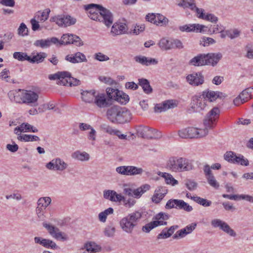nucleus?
Masks as SVG:
<instances>
[{
    "mask_svg": "<svg viewBox=\"0 0 253 253\" xmlns=\"http://www.w3.org/2000/svg\"><path fill=\"white\" fill-rule=\"evenodd\" d=\"M167 168L172 172H180L193 169L191 161L185 158L171 157L167 162Z\"/></svg>",
    "mask_w": 253,
    "mask_h": 253,
    "instance_id": "1",
    "label": "nucleus"
},
{
    "mask_svg": "<svg viewBox=\"0 0 253 253\" xmlns=\"http://www.w3.org/2000/svg\"><path fill=\"white\" fill-rule=\"evenodd\" d=\"M141 217L142 213L139 211L129 213L120 220V225L121 229L127 234L132 233Z\"/></svg>",
    "mask_w": 253,
    "mask_h": 253,
    "instance_id": "2",
    "label": "nucleus"
},
{
    "mask_svg": "<svg viewBox=\"0 0 253 253\" xmlns=\"http://www.w3.org/2000/svg\"><path fill=\"white\" fill-rule=\"evenodd\" d=\"M14 96V101L17 103L25 104L32 107L38 106L39 95L37 93L31 90L19 89Z\"/></svg>",
    "mask_w": 253,
    "mask_h": 253,
    "instance_id": "3",
    "label": "nucleus"
},
{
    "mask_svg": "<svg viewBox=\"0 0 253 253\" xmlns=\"http://www.w3.org/2000/svg\"><path fill=\"white\" fill-rule=\"evenodd\" d=\"M88 17L93 20L103 22L107 27H110L113 22L112 14L106 8L100 9L98 12L89 14Z\"/></svg>",
    "mask_w": 253,
    "mask_h": 253,
    "instance_id": "4",
    "label": "nucleus"
},
{
    "mask_svg": "<svg viewBox=\"0 0 253 253\" xmlns=\"http://www.w3.org/2000/svg\"><path fill=\"white\" fill-rule=\"evenodd\" d=\"M208 134L207 129L196 127H187L178 131L179 136L182 138H193L206 136Z\"/></svg>",
    "mask_w": 253,
    "mask_h": 253,
    "instance_id": "5",
    "label": "nucleus"
},
{
    "mask_svg": "<svg viewBox=\"0 0 253 253\" xmlns=\"http://www.w3.org/2000/svg\"><path fill=\"white\" fill-rule=\"evenodd\" d=\"M138 136L147 139H158L161 137L160 132L146 126H139L137 129Z\"/></svg>",
    "mask_w": 253,
    "mask_h": 253,
    "instance_id": "6",
    "label": "nucleus"
},
{
    "mask_svg": "<svg viewBox=\"0 0 253 253\" xmlns=\"http://www.w3.org/2000/svg\"><path fill=\"white\" fill-rule=\"evenodd\" d=\"M220 111L218 108L214 107L206 116L203 123L205 128L209 131V129H211L214 126V123L216 120L217 117L219 115Z\"/></svg>",
    "mask_w": 253,
    "mask_h": 253,
    "instance_id": "7",
    "label": "nucleus"
},
{
    "mask_svg": "<svg viewBox=\"0 0 253 253\" xmlns=\"http://www.w3.org/2000/svg\"><path fill=\"white\" fill-rule=\"evenodd\" d=\"M224 159L227 162L234 164L247 166L249 165L248 159H245L241 155H237L232 151H228L224 155Z\"/></svg>",
    "mask_w": 253,
    "mask_h": 253,
    "instance_id": "8",
    "label": "nucleus"
},
{
    "mask_svg": "<svg viewBox=\"0 0 253 253\" xmlns=\"http://www.w3.org/2000/svg\"><path fill=\"white\" fill-rule=\"evenodd\" d=\"M165 208L166 209L175 208L179 210H183L188 212H190L193 210L192 206L188 205L183 200L178 199L169 200L165 206Z\"/></svg>",
    "mask_w": 253,
    "mask_h": 253,
    "instance_id": "9",
    "label": "nucleus"
},
{
    "mask_svg": "<svg viewBox=\"0 0 253 253\" xmlns=\"http://www.w3.org/2000/svg\"><path fill=\"white\" fill-rule=\"evenodd\" d=\"M191 105L192 111L196 113H200L204 110L207 106L206 100L202 95L194 96Z\"/></svg>",
    "mask_w": 253,
    "mask_h": 253,
    "instance_id": "10",
    "label": "nucleus"
},
{
    "mask_svg": "<svg viewBox=\"0 0 253 253\" xmlns=\"http://www.w3.org/2000/svg\"><path fill=\"white\" fill-rule=\"evenodd\" d=\"M116 170L118 173L124 175H139L141 174L144 171L141 168L131 166L118 167Z\"/></svg>",
    "mask_w": 253,
    "mask_h": 253,
    "instance_id": "11",
    "label": "nucleus"
},
{
    "mask_svg": "<svg viewBox=\"0 0 253 253\" xmlns=\"http://www.w3.org/2000/svg\"><path fill=\"white\" fill-rule=\"evenodd\" d=\"M211 224L213 227H218L220 230L231 237H235L237 235L235 231L226 222L220 219L212 220Z\"/></svg>",
    "mask_w": 253,
    "mask_h": 253,
    "instance_id": "12",
    "label": "nucleus"
},
{
    "mask_svg": "<svg viewBox=\"0 0 253 253\" xmlns=\"http://www.w3.org/2000/svg\"><path fill=\"white\" fill-rule=\"evenodd\" d=\"M93 103L99 108H105L111 105L112 100L105 93L97 92Z\"/></svg>",
    "mask_w": 253,
    "mask_h": 253,
    "instance_id": "13",
    "label": "nucleus"
},
{
    "mask_svg": "<svg viewBox=\"0 0 253 253\" xmlns=\"http://www.w3.org/2000/svg\"><path fill=\"white\" fill-rule=\"evenodd\" d=\"M43 226L47 230L49 234L54 238L62 241H66L68 239L67 235L61 232L58 228L46 222L43 223Z\"/></svg>",
    "mask_w": 253,
    "mask_h": 253,
    "instance_id": "14",
    "label": "nucleus"
},
{
    "mask_svg": "<svg viewBox=\"0 0 253 253\" xmlns=\"http://www.w3.org/2000/svg\"><path fill=\"white\" fill-rule=\"evenodd\" d=\"M51 19L59 26L67 27L76 22V19L70 15H58L52 17Z\"/></svg>",
    "mask_w": 253,
    "mask_h": 253,
    "instance_id": "15",
    "label": "nucleus"
},
{
    "mask_svg": "<svg viewBox=\"0 0 253 253\" xmlns=\"http://www.w3.org/2000/svg\"><path fill=\"white\" fill-rule=\"evenodd\" d=\"M67 167V164L59 158L53 159L46 165V168L50 170L59 171L65 170Z\"/></svg>",
    "mask_w": 253,
    "mask_h": 253,
    "instance_id": "16",
    "label": "nucleus"
},
{
    "mask_svg": "<svg viewBox=\"0 0 253 253\" xmlns=\"http://www.w3.org/2000/svg\"><path fill=\"white\" fill-rule=\"evenodd\" d=\"M177 106L176 101L174 100H167L162 103L156 104L154 107L156 113L165 112L169 109L174 108Z\"/></svg>",
    "mask_w": 253,
    "mask_h": 253,
    "instance_id": "17",
    "label": "nucleus"
},
{
    "mask_svg": "<svg viewBox=\"0 0 253 253\" xmlns=\"http://www.w3.org/2000/svg\"><path fill=\"white\" fill-rule=\"evenodd\" d=\"M177 106L176 101L174 100H167L162 103L156 104L154 107L156 113L165 112L169 109L174 108Z\"/></svg>",
    "mask_w": 253,
    "mask_h": 253,
    "instance_id": "18",
    "label": "nucleus"
},
{
    "mask_svg": "<svg viewBox=\"0 0 253 253\" xmlns=\"http://www.w3.org/2000/svg\"><path fill=\"white\" fill-rule=\"evenodd\" d=\"M187 82L193 86H198L204 82V76L200 73H195L188 75L186 77Z\"/></svg>",
    "mask_w": 253,
    "mask_h": 253,
    "instance_id": "19",
    "label": "nucleus"
},
{
    "mask_svg": "<svg viewBox=\"0 0 253 253\" xmlns=\"http://www.w3.org/2000/svg\"><path fill=\"white\" fill-rule=\"evenodd\" d=\"M121 108V107L117 105L109 107L106 111L107 118L112 123H116Z\"/></svg>",
    "mask_w": 253,
    "mask_h": 253,
    "instance_id": "20",
    "label": "nucleus"
},
{
    "mask_svg": "<svg viewBox=\"0 0 253 253\" xmlns=\"http://www.w3.org/2000/svg\"><path fill=\"white\" fill-rule=\"evenodd\" d=\"M202 95L206 100H208L210 102H212L218 98H222L226 96L222 92L209 90L204 91Z\"/></svg>",
    "mask_w": 253,
    "mask_h": 253,
    "instance_id": "21",
    "label": "nucleus"
},
{
    "mask_svg": "<svg viewBox=\"0 0 253 253\" xmlns=\"http://www.w3.org/2000/svg\"><path fill=\"white\" fill-rule=\"evenodd\" d=\"M206 65L215 66L222 57V54L220 53H211L205 54Z\"/></svg>",
    "mask_w": 253,
    "mask_h": 253,
    "instance_id": "22",
    "label": "nucleus"
},
{
    "mask_svg": "<svg viewBox=\"0 0 253 253\" xmlns=\"http://www.w3.org/2000/svg\"><path fill=\"white\" fill-rule=\"evenodd\" d=\"M168 192L167 189L165 187H158L154 191V194L151 198L152 202L155 204H159L164 198Z\"/></svg>",
    "mask_w": 253,
    "mask_h": 253,
    "instance_id": "23",
    "label": "nucleus"
},
{
    "mask_svg": "<svg viewBox=\"0 0 253 253\" xmlns=\"http://www.w3.org/2000/svg\"><path fill=\"white\" fill-rule=\"evenodd\" d=\"M131 114L129 111L126 108H122L120 110V112L116 123L124 124L127 123L131 119Z\"/></svg>",
    "mask_w": 253,
    "mask_h": 253,
    "instance_id": "24",
    "label": "nucleus"
},
{
    "mask_svg": "<svg viewBox=\"0 0 253 253\" xmlns=\"http://www.w3.org/2000/svg\"><path fill=\"white\" fill-rule=\"evenodd\" d=\"M59 40L55 38L52 37L51 38L45 39V40H39L35 41L34 45L36 46H39L42 48H46L50 46L52 44H56L58 43Z\"/></svg>",
    "mask_w": 253,
    "mask_h": 253,
    "instance_id": "25",
    "label": "nucleus"
},
{
    "mask_svg": "<svg viewBox=\"0 0 253 253\" xmlns=\"http://www.w3.org/2000/svg\"><path fill=\"white\" fill-rule=\"evenodd\" d=\"M104 199L114 202H121L122 195L118 194L115 191L112 190H105L103 191Z\"/></svg>",
    "mask_w": 253,
    "mask_h": 253,
    "instance_id": "26",
    "label": "nucleus"
},
{
    "mask_svg": "<svg viewBox=\"0 0 253 253\" xmlns=\"http://www.w3.org/2000/svg\"><path fill=\"white\" fill-rule=\"evenodd\" d=\"M127 30L126 24L124 23H115L112 26L111 32L113 36L125 34Z\"/></svg>",
    "mask_w": 253,
    "mask_h": 253,
    "instance_id": "27",
    "label": "nucleus"
},
{
    "mask_svg": "<svg viewBox=\"0 0 253 253\" xmlns=\"http://www.w3.org/2000/svg\"><path fill=\"white\" fill-rule=\"evenodd\" d=\"M14 133L18 134V133L22 132L31 131L33 132H37L38 131V129L34 126L28 123H22L20 126L14 128Z\"/></svg>",
    "mask_w": 253,
    "mask_h": 253,
    "instance_id": "28",
    "label": "nucleus"
},
{
    "mask_svg": "<svg viewBox=\"0 0 253 253\" xmlns=\"http://www.w3.org/2000/svg\"><path fill=\"white\" fill-rule=\"evenodd\" d=\"M96 93L94 90L83 91L81 92L82 98L86 103H93Z\"/></svg>",
    "mask_w": 253,
    "mask_h": 253,
    "instance_id": "29",
    "label": "nucleus"
},
{
    "mask_svg": "<svg viewBox=\"0 0 253 253\" xmlns=\"http://www.w3.org/2000/svg\"><path fill=\"white\" fill-rule=\"evenodd\" d=\"M189 64L195 66H200L206 65L205 54H200L192 58Z\"/></svg>",
    "mask_w": 253,
    "mask_h": 253,
    "instance_id": "30",
    "label": "nucleus"
},
{
    "mask_svg": "<svg viewBox=\"0 0 253 253\" xmlns=\"http://www.w3.org/2000/svg\"><path fill=\"white\" fill-rule=\"evenodd\" d=\"M135 59L137 62L145 66H149L151 64L156 65L158 63V61L156 59L143 56H136Z\"/></svg>",
    "mask_w": 253,
    "mask_h": 253,
    "instance_id": "31",
    "label": "nucleus"
},
{
    "mask_svg": "<svg viewBox=\"0 0 253 253\" xmlns=\"http://www.w3.org/2000/svg\"><path fill=\"white\" fill-rule=\"evenodd\" d=\"M169 218V215L168 214L164 212H160L157 214L154 217L155 219L153 222H158L157 223V227L160 225H166L167 222L165 221Z\"/></svg>",
    "mask_w": 253,
    "mask_h": 253,
    "instance_id": "32",
    "label": "nucleus"
},
{
    "mask_svg": "<svg viewBox=\"0 0 253 253\" xmlns=\"http://www.w3.org/2000/svg\"><path fill=\"white\" fill-rule=\"evenodd\" d=\"M50 12L49 8L45 9L42 11H39L36 13L34 18L40 22H43L48 19Z\"/></svg>",
    "mask_w": 253,
    "mask_h": 253,
    "instance_id": "33",
    "label": "nucleus"
},
{
    "mask_svg": "<svg viewBox=\"0 0 253 253\" xmlns=\"http://www.w3.org/2000/svg\"><path fill=\"white\" fill-rule=\"evenodd\" d=\"M69 75V72L64 71L59 72L54 74H51L49 75L48 78L50 80H58L57 84L62 85L61 84V81L62 79H65L66 76Z\"/></svg>",
    "mask_w": 253,
    "mask_h": 253,
    "instance_id": "34",
    "label": "nucleus"
},
{
    "mask_svg": "<svg viewBox=\"0 0 253 253\" xmlns=\"http://www.w3.org/2000/svg\"><path fill=\"white\" fill-rule=\"evenodd\" d=\"M51 199L49 197H44L39 198L37 202V207L41 210H45L50 204Z\"/></svg>",
    "mask_w": 253,
    "mask_h": 253,
    "instance_id": "35",
    "label": "nucleus"
},
{
    "mask_svg": "<svg viewBox=\"0 0 253 253\" xmlns=\"http://www.w3.org/2000/svg\"><path fill=\"white\" fill-rule=\"evenodd\" d=\"M138 84L142 87L143 91L145 93L149 94L152 92L153 89L148 80L143 78L139 79Z\"/></svg>",
    "mask_w": 253,
    "mask_h": 253,
    "instance_id": "36",
    "label": "nucleus"
},
{
    "mask_svg": "<svg viewBox=\"0 0 253 253\" xmlns=\"http://www.w3.org/2000/svg\"><path fill=\"white\" fill-rule=\"evenodd\" d=\"M63 85H67L69 84V85H77L80 84V81L73 77L71 76V74L69 73V75L66 76L65 77V79H62L61 81Z\"/></svg>",
    "mask_w": 253,
    "mask_h": 253,
    "instance_id": "37",
    "label": "nucleus"
},
{
    "mask_svg": "<svg viewBox=\"0 0 253 253\" xmlns=\"http://www.w3.org/2000/svg\"><path fill=\"white\" fill-rule=\"evenodd\" d=\"M46 57L47 54L46 53L43 52H39L36 55L33 56V57L30 56L29 62L31 63H42Z\"/></svg>",
    "mask_w": 253,
    "mask_h": 253,
    "instance_id": "38",
    "label": "nucleus"
},
{
    "mask_svg": "<svg viewBox=\"0 0 253 253\" xmlns=\"http://www.w3.org/2000/svg\"><path fill=\"white\" fill-rule=\"evenodd\" d=\"M74 35L68 34H64L62 36L61 40H59V42L56 45H65L72 43Z\"/></svg>",
    "mask_w": 253,
    "mask_h": 253,
    "instance_id": "39",
    "label": "nucleus"
},
{
    "mask_svg": "<svg viewBox=\"0 0 253 253\" xmlns=\"http://www.w3.org/2000/svg\"><path fill=\"white\" fill-rule=\"evenodd\" d=\"M159 47L164 50L171 49V39L169 40L167 38H162L159 42Z\"/></svg>",
    "mask_w": 253,
    "mask_h": 253,
    "instance_id": "40",
    "label": "nucleus"
},
{
    "mask_svg": "<svg viewBox=\"0 0 253 253\" xmlns=\"http://www.w3.org/2000/svg\"><path fill=\"white\" fill-rule=\"evenodd\" d=\"M178 5L184 8H189L192 11L195 9L196 6L195 0H182Z\"/></svg>",
    "mask_w": 253,
    "mask_h": 253,
    "instance_id": "41",
    "label": "nucleus"
},
{
    "mask_svg": "<svg viewBox=\"0 0 253 253\" xmlns=\"http://www.w3.org/2000/svg\"><path fill=\"white\" fill-rule=\"evenodd\" d=\"M85 10L88 11L89 14L99 12L100 9H105L102 6L96 4H89L84 6Z\"/></svg>",
    "mask_w": 253,
    "mask_h": 253,
    "instance_id": "42",
    "label": "nucleus"
},
{
    "mask_svg": "<svg viewBox=\"0 0 253 253\" xmlns=\"http://www.w3.org/2000/svg\"><path fill=\"white\" fill-rule=\"evenodd\" d=\"M72 157L81 161H87L89 159V155L86 152L76 151L72 155Z\"/></svg>",
    "mask_w": 253,
    "mask_h": 253,
    "instance_id": "43",
    "label": "nucleus"
},
{
    "mask_svg": "<svg viewBox=\"0 0 253 253\" xmlns=\"http://www.w3.org/2000/svg\"><path fill=\"white\" fill-rule=\"evenodd\" d=\"M253 88H248L244 90L238 96L243 102H247L252 98L251 94Z\"/></svg>",
    "mask_w": 253,
    "mask_h": 253,
    "instance_id": "44",
    "label": "nucleus"
},
{
    "mask_svg": "<svg viewBox=\"0 0 253 253\" xmlns=\"http://www.w3.org/2000/svg\"><path fill=\"white\" fill-rule=\"evenodd\" d=\"M114 212V209L112 208H109L103 211L100 212L98 214L99 220L102 222H105L106 221L107 217L108 215L113 214Z\"/></svg>",
    "mask_w": 253,
    "mask_h": 253,
    "instance_id": "45",
    "label": "nucleus"
},
{
    "mask_svg": "<svg viewBox=\"0 0 253 253\" xmlns=\"http://www.w3.org/2000/svg\"><path fill=\"white\" fill-rule=\"evenodd\" d=\"M84 248L88 253H96L100 251V247L92 242H89L85 244L84 246Z\"/></svg>",
    "mask_w": 253,
    "mask_h": 253,
    "instance_id": "46",
    "label": "nucleus"
},
{
    "mask_svg": "<svg viewBox=\"0 0 253 253\" xmlns=\"http://www.w3.org/2000/svg\"><path fill=\"white\" fill-rule=\"evenodd\" d=\"M199 18L215 23L218 21V18L211 13L205 14L204 13H201L199 16Z\"/></svg>",
    "mask_w": 253,
    "mask_h": 253,
    "instance_id": "47",
    "label": "nucleus"
},
{
    "mask_svg": "<svg viewBox=\"0 0 253 253\" xmlns=\"http://www.w3.org/2000/svg\"><path fill=\"white\" fill-rule=\"evenodd\" d=\"M156 22L157 23H155V24L157 25L166 26L168 24V19L164 15L160 13H157L156 14Z\"/></svg>",
    "mask_w": 253,
    "mask_h": 253,
    "instance_id": "48",
    "label": "nucleus"
},
{
    "mask_svg": "<svg viewBox=\"0 0 253 253\" xmlns=\"http://www.w3.org/2000/svg\"><path fill=\"white\" fill-rule=\"evenodd\" d=\"M190 198L192 199L194 201L204 207H209L211 204V201H209L206 199L201 198L200 197L194 196L191 197Z\"/></svg>",
    "mask_w": 253,
    "mask_h": 253,
    "instance_id": "49",
    "label": "nucleus"
},
{
    "mask_svg": "<svg viewBox=\"0 0 253 253\" xmlns=\"http://www.w3.org/2000/svg\"><path fill=\"white\" fill-rule=\"evenodd\" d=\"M13 58L20 61H28L29 62L30 56L25 52H15L13 54Z\"/></svg>",
    "mask_w": 253,
    "mask_h": 253,
    "instance_id": "50",
    "label": "nucleus"
},
{
    "mask_svg": "<svg viewBox=\"0 0 253 253\" xmlns=\"http://www.w3.org/2000/svg\"><path fill=\"white\" fill-rule=\"evenodd\" d=\"M162 176L165 178V181L167 184H171L174 185L178 183V181L169 173L166 172L163 173Z\"/></svg>",
    "mask_w": 253,
    "mask_h": 253,
    "instance_id": "51",
    "label": "nucleus"
},
{
    "mask_svg": "<svg viewBox=\"0 0 253 253\" xmlns=\"http://www.w3.org/2000/svg\"><path fill=\"white\" fill-rule=\"evenodd\" d=\"M116 228L112 224L108 225L104 229V235L108 237H113L115 235Z\"/></svg>",
    "mask_w": 253,
    "mask_h": 253,
    "instance_id": "52",
    "label": "nucleus"
},
{
    "mask_svg": "<svg viewBox=\"0 0 253 253\" xmlns=\"http://www.w3.org/2000/svg\"><path fill=\"white\" fill-rule=\"evenodd\" d=\"M122 198L121 200V202H123L124 206L128 208H130L132 207L136 203V201L133 198H128V199H126L125 197L122 195Z\"/></svg>",
    "mask_w": 253,
    "mask_h": 253,
    "instance_id": "53",
    "label": "nucleus"
},
{
    "mask_svg": "<svg viewBox=\"0 0 253 253\" xmlns=\"http://www.w3.org/2000/svg\"><path fill=\"white\" fill-rule=\"evenodd\" d=\"M119 91L118 89H115L112 88H107L106 89V92L107 97L111 99L112 98H115L116 99L117 96L119 95Z\"/></svg>",
    "mask_w": 253,
    "mask_h": 253,
    "instance_id": "54",
    "label": "nucleus"
},
{
    "mask_svg": "<svg viewBox=\"0 0 253 253\" xmlns=\"http://www.w3.org/2000/svg\"><path fill=\"white\" fill-rule=\"evenodd\" d=\"M227 33V37L231 40L239 37L241 34L240 31L237 29L228 30Z\"/></svg>",
    "mask_w": 253,
    "mask_h": 253,
    "instance_id": "55",
    "label": "nucleus"
},
{
    "mask_svg": "<svg viewBox=\"0 0 253 253\" xmlns=\"http://www.w3.org/2000/svg\"><path fill=\"white\" fill-rule=\"evenodd\" d=\"M158 222L151 221L142 226V231L145 233H149L151 230L157 227Z\"/></svg>",
    "mask_w": 253,
    "mask_h": 253,
    "instance_id": "56",
    "label": "nucleus"
},
{
    "mask_svg": "<svg viewBox=\"0 0 253 253\" xmlns=\"http://www.w3.org/2000/svg\"><path fill=\"white\" fill-rule=\"evenodd\" d=\"M184 45L182 42L178 39H171V49H182Z\"/></svg>",
    "mask_w": 253,
    "mask_h": 253,
    "instance_id": "57",
    "label": "nucleus"
},
{
    "mask_svg": "<svg viewBox=\"0 0 253 253\" xmlns=\"http://www.w3.org/2000/svg\"><path fill=\"white\" fill-rule=\"evenodd\" d=\"M119 93L117 96L116 99L122 103L126 104L129 100V96L128 95L124 93L122 91H119Z\"/></svg>",
    "mask_w": 253,
    "mask_h": 253,
    "instance_id": "58",
    "label": "nucleus"
},
{
    "mask_svg": "<svg viewBox=\"0 0 253 253\" xmlns=\"http://www.w3.org/2000/svg\"><path fill=\"white\" fill-rule=\"evenodd\" d=\"M208 183L212 187L215 189H218L219 187L218 182L216 180L213 175H209L206 178Z\"/></svg>",
    "mask_w": 253,
    "mask_h": 253,
    "instance_id": "59",
    "label": "nucleus"
},
{
    "mask_svg": "<svg viewBox=\"0 0 253 253\" xmlns=\"http://www.w3.org/2000/svg\"><path fill=\"white\" fill-rule=\"evenodd\" d=\"M18 34L21 36H25L28 35V28L26 25L24 23H22L20 24L18 30Z\"/></svg>",
    "mask_w": 253,
    "mask_h": 253,
    "instance_id": "60",
    "label": "nucleus"
},
{
    "mask_svg": "<svg viewBox=\"0 0 253 253\" xmlns=\"http://www.w3.org/2000/svg\"><path fill=\"white\" fill-rule=\"evenodd\" d=\"M192 32H204L205 31V29L207 28V27L205 25H200L199 24H192Z\"/></svg>",
    "mask_w": 253,
    "mask_h": 253,
    "instance_id": "61",
    "label": "nucleus"
},
{
    "mask_svg": "<svg viewBox=\"0 0 253 253\" xmlns=\"http://www.w3.org/2000/svg\"><path fill=\"white\" fill-rule=\"evenodd\" d=\"M246 56L249 59H253V44H248L245 47Z\"/></svg>",
    "mask_w": 253,
    "mask_h": 253,
    "instance_id": "62",
    "label": "nucleus"
},
{
    "mask_svg": "<svg viewBox=\"0 0 253 253\" xmlns=\"http://www.w3.org/2000/svg\"><path fill=\"white\" fill-rule=\"evenodd\" d=\"M95 59L99 61H106L109 60V57L102 53L101 52H98L95 54L94 55Z\"/></svg>",
    "mask_w": 253,
    "mask_h": 253,
    "instance_id": "63",
    "label": "nucleus"
},
{
    "mask_svg": "<svg viewBox=\"0 0 253 253\" xmlns=\"http://www.w3.org/2000/svg\"><path fill=\"white\" fill-rule=\"evenodd\" d=\"M74 57L77 60V63H80L82 62H86L87 59L85 56L82 53L78 52L74 54Z\"/></svg>",
    "mask_w": 253,
    "mask_h": 253,
    "instance_id": "64",
    "label": "nucleus"
}]
</instances>
